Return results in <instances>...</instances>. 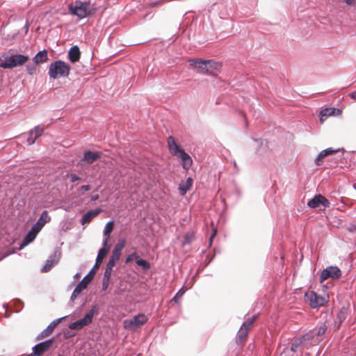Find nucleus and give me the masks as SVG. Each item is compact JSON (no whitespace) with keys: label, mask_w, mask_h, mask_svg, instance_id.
Returning <instances> with one entry per match:
<instances>
[{"label":"nucleus","mask_w":356,"mask_h":356,"mask_svg":"<svg viewBox=\"0 0 356 356\" xmlns=\"http://www.w3.org/2000/svg\"><path fill=\"white\" fill-rule=\"evenodd\" d=\"M63 318L56 319L51 323L46 329L41 332L38 337V339H43L49 336L54 330L55 327L61 322Z\"/></svg>","instance_id":"dca6fc26"},{"label":"nucleus","mask_w":356,"mask_h":356,"mask_svg":"<svg viewBox=\"0 0 356 356\" xmlns=\"http://www.w3.org/2000/svg\"><path fill=\"white\" fill-rule=\"evenodd\" d=\"M148 318L143 314H139L134 316L131 319L125 320L124 321V327L130 330H134L145 323H147Z\"/></svg>","instance_id":"6e6552de"},{"label":"nucleus","mask_w":356,"mask_h":356,"mask_svg":"<svg viewBox=\"0 0 356 356\" xmlns=\"http://www.w3.org/2000/svg\"><path fill=\"white\" fill-rule=\"evenodd\" d=\"M348 313V308L343 307L341 309L340 312L338 313V314L337 316V318L335 320V323H334V327H336L337 329L339 328L341 323L346 318Z\"/></svg>","instance_id":"4be33fe9"},{"label":"nucleus","mask_w":356,"mask_h":356,"mask_svg":"<svg viewBox=\"0 0 356 356\" xmlns=\"http://www.w3.org/2000/svg\"><path fill=\"white\" fill-rule=\"evenodd\" d=\"M307 205L311 208H316L320 205H323L324 207H329L330 202L323 195L318 194L310 200L307 202Z\"/></svg>","instance_id":"9b49d317"},{"label":"nucleus","mask_w":356,"mask_h":356,"mask_svg":"<svg viewBox=\"0 0 356 356\" xmlns=\"http://www.w3.org/2000/svg\"><path fill=\"white\" fill-rule=\"evenodd\" d=\"M248 334V331L244 329V327H241L237 335L236 343L238 345L243 346L247 339Z\"/></svg>","instance_id":"bb28decb"},{"label":"nucleus","mask_w":356,"mask_h":356,"mask_svg":"<svg viewBox=\"0 0 356 356\" xmlns=\"http://www.w3.org/2000/svg\"><path fill=\"white\" fill-rule=\"evenodd\" d=\"M188 63L191 66L197 68L200 73H207L206 69L207 68L208 60L189 59Z\"/></svg>","instance_id":"2eb2a0df"},{"label":"nucleus","mask_w":356,"mask_h":356,"mask_svg":"<svg viewBox=\"0 0 356 356\" xmlns=\"http://www.w3.org/2000/svg\"><path fill=\"white\" fill-rule=\"evenodd\" d=\"M318 339L315 337L314 333L313 332H309L303 335L301 338L296 339L291 344V348H285L281 355L284 353H293L300 347L308 349L309 347L318 344Z\"/></svg>","instance_id":"f03ea898"},{"label":"nucleus","mask_w":356,"mask_h":356,"mask_svg":"<svg viewBox=\"0 0 356 356\" xmlns=\"http://www.w3.org/2000/svg\"><path fill=\"white\" fill-rule=\"evenodd\" d=\"M44 132L43 128L40 127V126L35 127L33 129L29 131V134L31 136L34 135L35 138L37 139L39 136H40Z\"/></svg>","instance_id":"c756f323"},{"label":"nucleus","mask_w":356,"mask_h":356,"mask_svg":"<svg viewBox=\"0 0 356 356\" xmlns=\"http://www.w3.org/2000/svg\"><path fill=\"white\" fill-rule=\"evenodd\" d=\"M121 254V252L113 250L110 259L117 262L120 259Z\"/></svg>","instance_id":"f704fd0d"},{"label":"nucleus","mask_w":356,"mask_h":356,"mask_svg":"<svg viewBox=\"0 0 356 356\" xmlns=\"http://www.w3.org/2000/svg\"><path fill=\"white\" fill-rule=\"evenodd\" d=\"M344 2H346L348 5H354L356 4V0H343Z\"/></svg>","instance_id":"a18cd8bd"},{"label":"nucleus","mask_w":356,"mask_h":356,"mask_svg":"<svg viewBox=\"0 0 356 356\" xmlns=\"http://www.w3.org/2000/svg\"><path fill=\"white\" fill-rule=\"evenodd\" d=\"M136 262L139 266L142 267L143 270H148L150 268L149 263L145 259L138 258Z\"/></svg>","instance_id":"2f4dec72"},{"label":"nucleus","mask_w":356,"mask_h":356,"mask_svg":"<svg viewBox=\"0 0 356 356\" xmlns=\"http://www.w3.org/2000/svg\"><path fill=\"white\" fill-rule=\"evenodd\" d=\"M68 8L72 15H76L80 19L90 15L95 12V9L90 8L89 3L79 1L70 4Z\"/></svg>","instance_id":"20e7f679"},{"label":"nucleus","mask_w":356,"mask_h":356,"mask_svg":"<svg viewBox=\"0 0 356 356\" xmlns=\"http://www.w3.org/2000/svg\"><path fill=\"white\" fill-rule=\"evenodd\" d=\"M54 341V339L52 338L35 346L33 348V350L35 353V355L37 356H40L52 346Z\"/></svg>","instance_id":"f8f14e48"},{"label":"nucleus","mask_w":356,"mask_h":356,"mask_svg":"<svg viewBox=\"0 0 356 356\" xmlns=\"http://www.w3.org/2000/svg\"><path fill=\"white\" fill-rule=\"evenodd\" d=\"M350 97H351L353 99H355V100H356V91H355V92H352V93L350 94Z\"/></svg>","instance_id":"09e8293b"},{"label":"nucleus","mask_w":356,"mask_h":356,"mask_svg":"<svg viewBox=\"0 0 356 356\" xmlns=\"http://www.w3.org/2000/svg\"><path fill=\"white\" fill-rule=\"evenodd\" d=\"M167 141L170 154L180 159L183 168L188 170L193 163L191 157L183 149L180 148L174 137L169 136Z\"/></svg>","instance_id":"f257e3e1"},{"label":"nucleus","mask_w":356,"mask_h":356,"mask_svg":"<svg viewBox=\"0 0 356 356\" xmlns=\"http://www.w3.org/2000/svg\"><path fill=\"white\" fill-rule=\"evenodd\" d=\"M36 65L37 64L35 63V65H28L26 66V70H27V72L29 74L33 75L36 73V72H37Z\"/></svg>","instance_id":"473e14b6"},{"label":"nucleus","mask_w":356,"mask_h":356,"mask_svg":"<svg viewBox=\"0 0 356 356\" xmlns=\"http://www.w3.org/2000/svg\"><path fill=\"white\" fill-rule=\"evenodd\" d=\"M184 293V291L183 290V289H180L177 293V294L175 296V297L172 298V300L175 302H178L179 300L181 298V296H183Z\"/></svg>","instance_id":"c9c22d12"},{"label":"nucleus","mask_w":356,"mask_h":356,"mask_svg":"<svg viewBox=\"0 0 356 356\" xmlns=\"http://www.w3.org/2000/svg\"><path fill=\"white\" fill-rule=\"evenodd\" d=\"M70 71V66L64 61L58 60L50 64L48 74L50 78L56 79L68 76Z\"/></svg>","instance_id":"7ed1b4c3"},{"label":"nucleus","mask_w":356,"mask_h":356,"mask_svg":"<svg viewBox=\"0 0 356 356\" xmlns=\"http://www.w3.org/2000/svg\"><path fill=\"white\" fill-rule=\"evenodd\" d=\"M305 299L312 308L324 306L328 301L327 298L318 295L313 291L306 292L305 294Z\"/></svg>","instance_id":"423d86ee"},{"label":"nucleus","mask_w":356,"mask_h":356,"mask_svg":"<svg viewBox=\"0 0 356 356\" xmlns=\"http://www.w3.org/2000/svg\"><path fill=\"white\" fill-rule=\"evenodd\" d=\"M97 309L96 307H92V309H90V311L88 313H87L83 318L71 323L69 325L70 329L81 330L83 327L89 325L92 321V318H93L95 313L97 312Z\"/></svg>","instance_id":"0eeeda50"},{"label":"nucleus","mask_w":356,"mask_h":356,"mask_svg":"<svg viewBox=\"0 0 356 356\" xmlns=\"http://www.w3.org/2000/svg\"><path fill=\"white\" fill-rule=\"evenodd\" d=\"M326 330H327V326L325 324H323L322 325H321L318 327L316 335L317 336L323 335L325 332Z\"/></svg>","instance_id":"4c0bfd02"},{"label":"nucleus","mask_w":356,"mask_h":356,"mask_svg":"<svg viewBox=\"0 0 356 356\" xmlns=\"http://www.w3.org/2000/svg\"><path fill=\"white\" fill-rule=\"evenodd\" d=\"M109 251V248H101L98 252L96 259V263L94 268H99V265L102 263L104 257L106 256Z\"/></svg>","instance_id":"a878e982"},{"label":"nucleus","mask_w":356,"mask_h":356,"mask_svg":"<svg viewBox=\"0 0 356 356\" xmlns=\"http://www.w3.org/2000/svg\"><path fill=\"white\" fill-rule=\"evenodd\" d=\"M341 276V271L337 266H328L324 269L320 275L319 281L323 283L325 280L328 278L332 280H338Z\"/></svg>","instance_id":"1a4fd4ad"},{"label":"nucleus","mask_w":356,"mask_h":356,"mask_svg":"<svg viewBox=\"0 0 356 356\" xmlns=\"http://www.w3.org/2000/svg\"><path fill=\"white\" fill-rule=\"evenodd\" d=\"M53 261L51 260H47L44 264V266H43L42 268V271L43 272H48L51 270V268H52L53 266Z\"/></svg>","instance_id":"72a5a7b5"},{"label":"nucleus","mask_w":356,"mask_h":356,"mask_svg":"<svg viewBox=\"0 0 356 356\" xmlns=\"http://www.w3.org/2000/svg\"><path fill=\"white\" fill-rule=\"evenodd\" d=\"M138 258V257L136 252H134L127 257V259L125 260V263L128 264V263L132 261L134 259H137Z\"/></svg>","instance_id":"e433bc0d"},{"label":"nucleus","mask_w":356,"mask_h":356,"mask_svg":"<svg viewBox=\"0 0 356 356\" xmlns=\"http://www.w3.org/2000/svg\"><path fill=\"white\" fill-rule=\"evenodd\" d=\"M95 275V272L92 270L90 271V273L83 277V279L78 284V285L74 289L72 296L71 300L74 301L78 295L85 289L87 288L88 284L91 282Z\"/></svg>","instance_id":"9d476101"},{"label":"nucleus","mask_w":356,"mask_h":356,"mask_svg":"<svg viewBox=\"0 0 356 356\" xmlns=\"http://www.w3.org/2000/svg\"><path fill=\"white\" fill-rule=\"evenodd\" d=\"M32 136H31L29 134V137L27 138V143H28L29 145L33 144L35 142V140H36V138L35 137L33 138Z\"/></svg>","instance_id":"37998d69"},{"label":"nucleus","mask_w":356,"mask_h":356,"mask_svg":"<svg viewBox=\"0 0 356 356\" xmlns=\"http://www.w3.org/2000/svg\"><path fill=\"white\" fill-rule=\"evenodd\" d=\"M257 316H253L252 318H248L241 325V327H244L247 331H249L253 326L254 323L257 320Z\"/></svg>","instance_id":"cd10ccee"},{"label":"nucleus","mask_w":356,"mask_h":356,"mask_svg":"<svg viewBox=\"0 0 356 356\" xmlns=\"http://www.w3.org/2000/svg\"><path fill=\"white\" fill-rule=\"evenodd\" d=\"M40 232V230L33 225L31 230L25 236L19 248L22 249V248L26 246L28 244L32 242L35 238L36 236Z\"/></svg>","instance_id":"ddd939ff"},{"label":"nucleus","mask_w":356,"mask_h":356,"mask_svg":"<svg viewBox=\"0 0 356 356\" xmlns=\"http://www.w3.org/2000/svg\"><path fill=\"white\" fill-rule=\"evenodd\" d=\"M114 228V222L110 221L106 223L104 230V235L105 236L110 237L111 232H113Z\"/></svg>","instance_id":"c85d7f7f"},{"label":"nucleus","mask_w":356,"mask_h":356,"mask_svg":"<svg viewBox=\"0 0 356 356\" xmlns=\"http://www.w3.org/2000/svg\"><path fill=\"white\" fill-rule=\"evenodd\" d=\"M48 60V54L46 50L39 51L33 58L35 64L43 63Z\"/></svg>","instance_id":"b1692460"},{"label":"nucleus","mask_w":356,"mask_h":356,"mask_svg":"<svg viewBox=\"0 0 356 356\" xmlns=\"http://www.w3.org/2000/svg\"><path fill=\"white\" fill-rule=\"evenodd\" d=\"M339 149H334L332 147H329L321 151L316 159L315 163L317 165H320L321 164V161L326 157L327 156L333 154L336 152H338Z\"/></svg>","instance_id":"aec40b11"},{"label":"nucleus","mask_w":356,"mask_h":356,"mask_svg":"<svg viewBox=\"0 0 356 356\" xmlns=\"http://www.w3.org/2000/svg\"><path fill=\"white\" fill-rule=\"evenodd\" d=\"M23 356H37L36 355H35V353L33 352V353H31V354H28V355H24Z\"/></svg>","instance_id":"8fccbe9b"},{"label":"nucleus","mask_w":356,"mask_h":356,"mask_svg":"<svg viewBox=\"0 0 356 356\" xmlns=\"http://www.w3.org/2000/svg\"><path fill=\"white\" fill-rule=\"evenodd\" d=\"M109 282L110 280H105V278H103L102 287L104 290H106L108 288Z\"/></svg>","instance_id":"a19ab883"},{"label":"nucleus","mask_w":356,"mask_h":356,"mask_svg":"<svg viewBox=\"0 0 356 356\" xmlns=\"http://www.w3.org/2000/svg\"><path fill=\"white\" fill-rule=\"evenodd\" d=\"M159 2H156V3H154V6H156V5L159 4Z\"/></svg>","instance_id":"3c124183"},{"label":"nucleus","mask_w":356,"mask_h":356,"mask_svg":"<svg viewBox=\"0 0 356 356\" xmlns=\"http://www.w3.org/2000/svg\"><path fill=\"white\" fill-rule=\"evenodd\" d=\"M51 221V217L49 216V213L47 210L42 211L40 217L38 220L34 225L38 228L40 230L42 229V227L45 225V224Z\"/></svg>","instance_id":"a211bd4d"},{"label":"nucleus","mask_w":356,"mask_h":356,"mask_svg":"<svg viewBox=\"0 0 356 356\" xmlns=\"http://www.w3.org/2000/svg\"><path fill=\"white\" fill-rule=\"evenodd\" d=\"M102 212L101 209H96L86 213L81 218V224L86 225L90 223L94 218L98 216Z\"/></svg>","instance_id":"f3484780"},{"label":"nucleus","mask_w":356,"mask_h":356,"mask_svg":"<svg viewBox=\"0 0 356 356\" xmlns=\"http://www.w3.org/2000/svg\"><path fill=\"white\" fill-rule=\"evenodd\" d=\"M339 110L334 108H327L322 110L319 114V120L321 123H323L327 117L334 115L335 113H339Z\"/></svg>","instance_id":"6ab92c4d"},{"label":"nucleus","mask_w":356,"mask_h":356,"mask_svg":"<svg viewBox=\"0 0 356 356\" xmlns=\"http://www.w3.org/2000/svg\"><path fill=\"white\" fill-rule=\"evenodd\" d=\"M99 199V195H93L91 197V200L92 201H96Z\"/></svg>","instance_id":"de8ad7c7"},{"label":"nucleus","mask_w":356,"mask_h":356,"mask_svg":"<svg viewBox=\"0 0 356 356\" xmlns=\"http://www.w3.org/2000/svg\"><path fill=\"white\" fill-rule=\"evenodd\" d=\"M112 273H113L112 269L106 268L103 278H105V280H110Z\"/></svg>","instance_id":"58836bf2"},{"label":"nucleus","mask_w":356,"mask_h":356,"mask_svg":"<svg viewBox=\"0 0 356 356\" xmlns=\"http://www.w3.org/2000/svg\"><path fill=\"white\" fill-rule=\"evenodd\" d=\"M221 63L216 62L213 60H208L207 68L206 69L207 74L216 76L221 71Z\"/></svg>","instance_id":"4468645a"},{"label":"nucleus","mask_w":356,"mask_h":356,"mask_svg":"<svg viewBox=\"0 0 356 356\" xmlns=\"http://www.w3.org/2000/svg\"><path fill=\"white\" fill-rule=\"evenodd\" d=\"M81 52L77 46L72 47L68 52V58L72 63L77 62L80 58Z\"/></svg>","instance_id":"5701e85b"},{"label":"nucleus","mask_w":356,"mask_h":356,"mask_svg":"<svg viewBox=\"0 0 356 356\" xmlns=\"http://www.w3.org/2000/svg\"><path fill=\"white\" fill-rule=\"evenodd\" d=\"M116 264V262L113 261V260H111L109 259L108 262L106 264V268H110V269H112L113 268V267L115 266Z\"/></svg>","instance_id":"ea45409f"},{"label":"nucleus","mask_w":356,"mask_h":356,"mask_svg":"<svg viewBox=\"0 0 356 356\" xmlns=\"http://www.w3.org/2000/svg\"><path fill=\"white\" fill-rule=\"evenodd\" d=\"M29 56L22 54L13 55L8 57L4 62H1L0 67L3 69H12L24 65L29 60Z\"/></svg>","instance_id":"39448f33"},{"label":"nucleus","mask_w":356,"mask_h":356,"mask_svg":"<svg viewBox=\"0 0 356 356\" xmlns=\"http://www.w3.org/2000/svg\"><path fill=\"white\" fill-rule=\"evenodd\" d=\"M70 181L72 182H74V181H78V180L80 179V177H78L77 175H76L75 174H71L70 175Z\"/></svg>","instance_id":"79ce46f5"},{"label":"nucleus","mask_w":356,"mask_h":356,"mask_svg":"<svg viewBox=\"0 0 356 356\" xmlns=\"http://www.w3.org/2000/svg\"><path fill=\"white\" fill-rule=\"evenodd\" d=\"M90 189V186L89 185H83L81 187V190L83 191H88Z\"/></svg>","instance_id":"49530a36"},{"label":"nucleus","mask_w":356,"mask_h":356,"mask_svg":"<svg viewBox=\"0 0 356 356\" xmlns=\"http://www.w3.org/2000/svg\"><path fill=\"white\" fill-rule=\"evenodd\" d=\"M99 158L100 154L99 152L88 150L84 152L82 161H86L88 164H92Z\"/></svg>","instance_id":"412c9836"},{"label":"nucleus","mask_w":356,"mask_h":356,"mask_svg":"<svg viewBox=\"0 0 356 356\" xmlns=\"http://www.w3.org/2000/svg\"><path fill=\"white\" fill-rule=\"evenodd\" d=\"M192 185L193 179L191 177H188L185 182H181L179 186L180 194L182 195H185L191 189Z\"/></svg>","instance_id":"393cba45"},{"label":"nucleus","mask_w":356,"mask_h":356,"mask_svg":"<svg viewBox=\"0 0 356 356\" xmlns=\"http://www.w3.org/2000/svg\"><path fill=\"white\" fill-rule=\"evenodd\" d=\"M109 238L110 237L106 236V238L103 241V247L102 248H110V246L108 245V241H109Z\"/></svg>","instance_id":"c03bdc74"},{"label":"nucleus","mask_w":356,"mask_h":356,"mask_svg":"<svg viewBox=\"0 0 356 356\" xmlns=\"http://www.w3.org/2000/svg\"><path fill=\"white\" fill-rule=\"evenodd\" d=\"M126 245V240L124 238L120 239L117 244L115 245L113 250L118 251L122 253L123 248Z\"/></svg>","instance_id":"7c9ffc66"}]
</instances>
